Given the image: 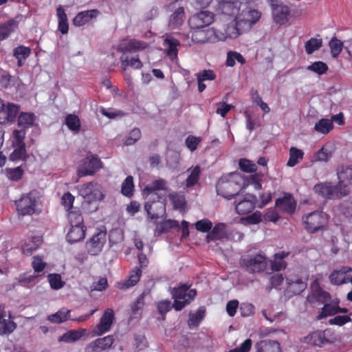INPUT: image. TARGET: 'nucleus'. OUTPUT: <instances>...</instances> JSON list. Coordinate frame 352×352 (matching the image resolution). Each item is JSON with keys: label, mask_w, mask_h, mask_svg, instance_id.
<instances>
[{"label": "nucleus", "mask_w": 352, "mask_h": 352, "mask_svg": "<svg viewBox=\"0 0 352 352\" xmlns=\"http://www.w3.org/2000/svg\"><path fill=\"white\" fill-rule=\"evenodd\" d=\"M243 178L238 173H231L220 177L216 184L217 195L226 199H231L243 189Z\"/></svg>", "instance_id": "1"}, {"label": "nucleus", "mask_w": 352, "mask_h": 352, "mask_svg": "<svg viewBox=\"0 0 352 352\" xmlns=\"http://www.w3.org/2000/svg\"><path fill=\"white\" fill-rule=\"evenodd\" d=\"M191 284L181 283L177 287L173 288L171 291L172 298L174 300L173 308L177 311L182 310L190 305L197 296V290L190 289Z\"/></svg>", "instance_id": "2"}, {"label": "nucleus", "mask_w": 352, "mask_h": 352, "mask_svg": "<svg viewBox=\"0 0 352 352\" xmlns=\"http://www.w3.org/2000/svg\"><path fill=\"white\" fill-rule=\"evenodd\" d=\"M302 341L311 346L322 347L325 344L334 343L336 336L331 329H318L303 337Z\"/></svg>", "instance_id": "3"}, {"label": "nucleus", "mask_w": 352, "mask_h": 352, "mask_svg": "<svg viewBox=\"0 0 352 352\" xmlns=\"http://www.w3.org/2000/svg\"><path fill=\"white\" fill-rule=\"evenodd\" d=\"M240 263L250 274L261 273L266 270L267 266V257L261 254L243 256L240 259Z\"/></svg>", "instance_id": "4"}, {"label": "nucleus", "mask_w": 352, "mask_h": 352, "mask_svg": "<svg viewBox=\"0 0 352 352\" xmlns=\"http://www.w3.org/2000/svg\"><path fill=\"white\" fill-rule=\"evenodd\" d=\"M79 195L84 199L82 206L98 202L104 199L102 186L97 182H90L78 187Z\"/></svg>", "instance_id": "5"}, {"label": "nucleus", "mask_w": 352, "mask_h": 352, "mask_svg": "<svg viewBox=\"0 0 352 352\" xmlns=\"http://www.w3.org/2000/svg\"><path fill=\"white\" fill-rule=\"evenodd\" d=\"M261 13L255 9L245 8L235 18V25L237 31L250 29L261 18Z\"/></svg>", "instance_id": "6"}, {"label": "nucleus", "mask_w": 352, "mask_h": 352, "mask_svg": "<svg viewBox=\"0 0 352 352\" xmlns=\"http://www.w3.org/2000/svg\"><path fill=\"white\" fill-rule=\"evenodd\" d=\"M307 280L298 273H289L285 280L287 295L289 297L300 295L307 288Z\"/></svg>", "instance_id": "7"}, {"label": "nucleus", "mask_w": 352, "mask_h": 352, "mask_svg": "<svg viewBox=\"0 0 352 352\" xmlns=\"http://www.w3.org/2000/svg\"><path fill=\"white\" fill-rule=\"evenodd\" d=\"M305 228L309 233L322 230L327 224V215L322 212L314 211L302 218Z\"/></svg>", "instance_id": "8"}, {"label": "nucleus", "mask_w": 352, "mask_h": 352, "mask_svg": "<svg viewBox=\"0 0 352 352\" xmlns=\"http://www.w3.org/2000/svg\"><path fill=\"white\" fill-rule=\"evenodd\" d=\"M36 192L30 191L23 195L19 200L15 201L18 213L22 216L31 215L36 212Z\"/></svg>", "instance_id": "9"}, {"label": "nucleus", "mask_w": 352, "mask_h": 352, "mask_svg": "<svg viewBox=\"0 0 352 352\" xmlns=\"http://www.w3.org/2000/svg\"><path fill=\"white\" fill-rule=\"evenodd\" d=\"M102 168V162L96 155H87L79 164L77 169L78 177L93 175Z\"/></svg>", "instance_id": "10"}, {"label": "nucleus", "mask_w": 352, "mask_h": 352, "mask_svg": "<svg viewBox=\"0 0 352 352\" xmlns=\"http://www.w3.org/2000/svg\"><path fill=\"white\" fill-rule=\"evenodd\" d=\"M217 3L216 11L218 13L234 16L239 14L241 2L239 0H215Z\"/></svg>", "instance_id": "11"}, {"label": "nucleus", "mask_w": 352, "mask_h": 352, "mask_svg": "<svg viewBox=\"0 0 352 352\" xmlns=\"http://www.w3.org/2000/svg\"><path fill=\"white\" fill-rule=\"evenodd\" d=\"M106 242V232H98L87 241L86 249L91 255H98L102 250Z\"/></svg>", "instance_id": "12"}, {"label": "nucleus", "mask_w": 352, "mask_h": 352, "mask_svg": "<svg viewBox=\"0 0 352 352\" xmlns=\"http://www.w3.org/2000/svg\"><path fill=\"white\" fill-rule=\"evenodd\" d=\"M214 19L213 13L209 11H201L197 14L192 16L188 23L191 28L194 30H200L212 23Z\"/></svg>", "instance_id": "13"}, {"label": "nucleus", "mask_w": 352, "mask_h": 352, "mask_svg": "<svg viewBox=\"0 0 352 352\" xmlns=\"http://www.w3.org/2000/svg\"><path fill=\"white\" fill-rule=\"evenodd\" d=\"M114 342L113 336L98 338L90 342L85 349V352H102L110 348Z\"/></svg>", "instance_id": "14"}, {"label": "nucleus", "mask_w": 352, "mask_h": 352, "mask_svg": "<svg viewBox=\"0 0 352 352\" xmlns=\"http://www.w3.org/2000/svg\"><path fill=\"white\" fill-rule=\"evenodd\" d=\"M256 197L254 195L246 194L243 199L235 206V210L239 214H245L251 212L255 208Z\"/></svg>", "instance_id": "15"}, {"label": "nucleus", "mask_w": 352, "mask_h": 352, "mask_svg": "<svg viewBox=\"0 0 352 352\" xmlns=\"http://www.w3.org/2000/svg\"><path fill=\"white\" fill-rule=\"evenodd\" d=\"M277 208L287 214H294L296 208V201L289 193H285L283 197H279L275 202Z\"/></svg>", "instance_id": "16"}, {"label": "nucleus", "mask_w": 352, "mask_h": 352, "mask_svg": "<svg viewBox=\"0 0 352 352\" xmlns=\"http://www.w3.org/2000/svg\"><path fill=\"white\" fill-rule=\"evenodd\" d=\"M114 312L111 309H107L100 320V322L97 324V335H102L107 332L111 327L114 320Z\"/></svg>", "instance_id": "17"}, {"label": "nucleus", "mask_w": 352, "mask_h": 352, "mask_svg": "<svg viewBox=\"0 0 352 352\" xmlns=\"http://www.w3.org/2000/svg\"><path fill=\"white\" fill-rule=\"evenodd\" d=\"M6 312L4 305H0V335L8 336L11 334L17 327L15 322L5 318Z\"/></svg>", "instance_id": "18"}, {"label": "nucleus", "mask_w": 352, "mask_h": 352, "mask_svg": "<svg viewBox=\"0 0 352 352\" xmlns=\"http://www.w3.org/2000/svg\"><path fill=\"white\" fill-rule=\"evenodd\" d=\"M100 12L97 9H92L78 12L72 20V23L74 26H82L93 19L97 17Z\"/></svg>", "instance_id": "19"}, {"label": "nucleus", "mask_w": 352, "mask_h": 352, "mask_svg": "<svg viewBox=\"0 0 352 352\" xmlns=\"http://www.w3.org/2000/svg\"><path fill=\"white\" fill-rule=\"evenodd\" d=\"M272 15L274 21L280 25L285 24L288 20L289 10L283 3H272Z\"/></svg>", "instance_id": "20"}, {"label": "nucleus", "mask_w": 352, "mask_h": 352, "mask_svg": "<svg viewBox=\"0 0 352 352\" xmlns=\"http://www.w3.org/2000/svg\"><path fill=\"white\" fill-rule=\"evenodd\" d=\"M19 112V106L9 103L6 107H3L0 110V124H6L15 120Z\"/></svg>", "instance_id": "21"}, {"label": "nucleus", "mask_w": 352, "mask_h": 352, "mask_svg": "<svg viewBox=\"0 0 352 352\" xmlns=\"http://www.w3.org/2000/svg\"><path fill=\"white\" fill-rule=\"evenodd\" d=\"M256 352H282L280 343L272 340H262L255 344Z\"/></svg>", "instance_id": "22"}, {"label": "nucleus", "mask_w": 352, "mask_h": 352, "mask_svg": "<svg viewBox=\"0 0 352 352\" xmlns=\"http://www.w3.org/2000/svg\"><path fill=\"white\" fill-rule=\"evenodd\" d=\"M144 208L151 219H157L165 213V206L160 201L146 202Z\"/></svg>", "instance_id": "23"}, {"label": "nucleus", "mask_w": 352, "mask_h": 352, "mask_svg": "<svg viewBox=\"0 0 352 352\" xmlns=\"http://www.w3.org/2000/svg\"><path fill=\"white\" fill-rule=\"evenodd\" d=\"M147 46V43L144 41L131 39L121 43L118 47V50L122 52H132L144 50Z\"/></svg>", "instance_id": "24"}, {"label": "nucleus", "mask_w": 352, "mask_h": 352, "mask_svg": "<svg viewBox=\"0 0 352 352\" xmlns=\"http://www.w3.org/2000/svg\"><path fill=\"white\" fill-rule=\"evenodd\" d=\"M86 230L85 226H71V228L66 236L67 241L71 244L81 241L85 236Z\"/></svg>", "instance_id": "25"}, {"label": "nucleus", "mask_w": 352, "mask_h": 352, "mask_svg": "<svg viewBox=\"0 0 352 352\" xmlns=\"http://www.w3.org/2000/svg\"><path fill=\"white\" fill-rule=\"evenodd\" d=\"M289 255V252L282 251L276 253L274 256V259L271 261V269L275 272H279L285 270L287 267V263L285 258Z\"/></svg>", "instance_id": "26"}, {"label": "nucleus", "mask_w": 352, "mask_h": 352, "mask_svg": "<svg viewBox=\"0 0 352 352\" xmlns=\"http://www.w3.org/2000/svg\"><path fill=\"white\" fill-rule=\"evenodd\" d=\"M337 303H340L338 299L331 300L324 304L316 317L317 320H322L329 316H336L337 314Z\"/></svg>", "instance_id": "27"}, {"label": "nucleus", "mask_w": 352, "mask_h": 352, "mask_svg": "<svg viewBox=\"0 0 352 352\" xmlns=\"http://www.w3.org/2000/svg\"><path fill=\"white\" fill-rule=\"evenodd\" d=\"M226 236V224L223 223H219L210 230L206 236V241L210 242L221 240L224 239Z\"/></svg>", "instance_id": "28"}, {"label": "nucleus", "mask_w": 352, "mask_h": 352, "mask_svg": "<svg viewBox=\"0 0 352 352\" xmlns=\"http://www.w3.org/2000/svg\"><path fill=\"white\" fill-rule=\"evenodd\" d=\"M179 45V41L173 37L168 36L164 39V46L167 47L166 55L172 60L177 57V46Z\"/></svg>", "instance_id": "29"}, {"label": "nucleus", "mask_w": 352, "mask_h": 352, "mask_svg": "<svg viewBox=\"0 0 352 352\" xmlns=\"http://www.w3.org/2000/svg\"><path fill=\"white\" fill-rule=\"evenodd\" d=\"M141 275L142 270L136 267L131 272L127 280L119 283V289L124 290L135 285L139 282Z\"/></svg>", "instance_id": "30"}, {"label": "nucleus", "mask_w": 352, "mask_h": 352, "mask_svg": "<svg viewBox=\"0 0 352 352\" xmlns=\"http://www.w3.org/2000/svg\"><path fill=\"white\" fill-rule=\"evenodd\" d=\"M18 27V21L11 19L6 23L0 24V41L7 38L10 34Z\"/></svg>", "instance_id": "31"}, {"label": "nucleus", "mask_w": 352, "mask_h": 352, "mask_svg": "<svg viewBox=\"0 0 352 352\" xmlns=\"http://www.w3.org/2000/svg\"><path fill=\"white\" fill-rule=\"evenodd\" d=\"M314 192L326 199H332V184L330 182H320L314 186Z\"/></svg>", "instance_id": "32"}, {"label": "nucleus", "mask_w": 352, "mask_h": 352, "mask_svg": "<svg viewBox=\"0 0 352 352\" xmlns=\"http://www.w3.org/2000/svg\"><path fill=\"white\" fill-rule=\"evenodd\" d=\"M185 13L183 8H177L170 16L168 26L173 30L180 26L184 20Z\"/></svg>", "instance_id": "33"}, {"label": "nucleus", "mask_w": 352, "mask_h": 352, "mask_svg": "<svg viewBox=\"0 0 352 352\" xmlns=\"http://www.w3.org/2000/svg\"><path fill=\"white\" fill-rule=\"evenodd\" d=\"M56 15L58 20V30L65 34L68 32L69 23L67 14L62 6H59L56 9Z\"/></svg>", "instance_id": "34"}, {"label": "nucleus", "mask_w": 352, "mask_h": 352, "mask_svg": "<svg viewBox=\"0 0 352 352\" xmlns=\"http://www.w3.org/2000/svg\"><path fill=\"white\" fill-rule=\"evenodd\" d=\"M206 314V309L204 307H199L195 313H190L188 320V325L190 329L197 327Z\"/></svg>", "instance_id": "35"}, {"label": "nucleus", "mask_w": 352, "mask_h": 352, "mask_svg": "<svg viewBox=\"0 0 352 352\" xmlns=\"http://www.w3.org/2000/svg\"><path fill=\"white\" fill-rule=\"evenodd\" d=\"M70 313V310L66 308H62L55 314L49 315L47 316V320L52 323L60 324L67 321L69 319Z\"/></svg>", "instance_id": "36"}, {"label": "nucleus", "mask_w": 352, "mask_h": 352, "mask_svg": "<svg viewBox=\"0 0 352 352\" xmlns=\"http://www.w3.org/2000/svg\"><path fill=\"white\" fill-rule=\"evenodd\" d=\"M216 78V74L212 69H204L197 74V80L198 88H206L204 83L206 80H214Z\"/></svg>", "instance_id": "37"}, {"label": "nucleus", "mask_w": 352, "mask_h": 352, "mask_svg": "<svg viewBox=\"0 0 352 352\" xmlns=\"http://www.w3.org/2000/svg\"><path fill=\"white\" fill-rule=\"evenodd\" d=\"M333 129L332 120L327 118H321L314 125V130L321 134L327 135Z\"/></svg>", "instance_id": "38"}, {"label": "nucleus", "mask_w": 352, "mask_h": 352, "mask_svg": "<svg viewBox=\"0 0 352 352\" xmlns=\"http://www.w3.org/2000/svg\"><path fill=\"white\" fill-rule=\"evenodd\" d=\"M121 67L122 71L126 73V67L130 66L134 69H140L142 67V63L138 57H131L122 56L120 57Z\"/></svg>", "instance_id": "39"}, {"label": "nucleus", "mask_w": 352, "mask_h": 352, "mask_svg": "<svg viewBox=\"0 0 352 352\" xmlns=\"http://www.w3.org/2000/svg\"><path fill=\"white\" fill-rule=\"evenodd\" d=\"M349 188L348 184L339 181L336 185H332V199H340L348 195Z\"/></svg>", "instance_id": "40"}, {"label": "nucleus", "mask_w": 352, "mask_h": 352, "mask_svg": "<svg viewBox=\"0 0 352 352\" xmlns=\"http://www.w3.org/2000/svg\"><path fill=\"white\" fill-rule=\"evenodd\" d=\"M14 149L10 155L9 159L13 162L19 160L26 161L28 155L26 152L25 145H14Z\"/></svg>", "instance_id": "41"}, {"label": "nucleus", "mask_w": 352, "mask_h": 352, "mask_svg": "<svg viewBox=\"0 0 352 352\" xmlns=\"http://www.w3.org/2000/svg\"><path fill=\"white\" fill-rule=\"evenodd\" d=\"M304 152L301 149L292 146L289 149V158L287 165L289 167H294L302 160Z\"/></svg>", "instance_id": "42"}, {"label": "nucleus", "mask_w": 352, "mask_h": 352, "mask_svg": "<svg viewBox=\"0 0 352 352\" xmlns=\"http://www.w3.org/2000/svg\"><path fill=\"white\" fill-rule=\"evenodd\" d=\"M35 116L33 113H21L18 117V125L24 129L33 126Z\"/></svg>", "instance_id": "43"}, {"label": "nucleus", "mask_w": 352, "mask_h": 352, "mask_svg": "<svg viewBox=\"0 0 352 352\" xmlns=\"http://www.w3.org/2000/svg\"><path fill=\"white\" fill-rule=\"evenodd\" d=\"M346 271L343 270V266L338 270H333L329 275L330 282L336 285L345 284Z\"/></svg>", "instance_id": "44"}, {"label": "nucleus", "mask_w": 352, "mask_h": 352, "mask_svg": "<svg viewBox=\"0 0 352 352\" xmlns=\"http://www.w3.org/2000/svg\"><path fill=\"white\" fill-rule=\"evenodd\" d=\"M166 182L163 179H159L153 181L151 184L146 185L143 190L144 195H148L156 190H164Z\"/></svg>", "instance_id": "45"}, {"label": "nucleus", "mask_w": 352, "mask_h": 352, "mask_svg": "<svg viewBox=\"0 0 352 352\" xmlns=\"http://www.w3.org/2000/svg\"><path fill=\"white\" fill-rule=\"evenodd\" d=\"M41 240L39 237H33L31 239H28L25 241V244L22 248V251L26 256H30L33 251H34L41 244Z\"/></svg>", "instance_id": "46"}, {"label": "nucleus", "mask_w": 352, "mask_h": 352, "mask_svg": "<svg viewBox=\"0 0 352 352\" xmlns=\"http://www.w3.org/2000/svg\"><path fill=\"white\" fill-rule=\"evenodd\" d=\"M322 46V39L320 38H311L305 44V52L307 54H311L318 50Z\"/></svg>", "instance_id": "47"}, {"label": "nucleus", "mask_w": 352, "mask_h": 352, "mask_svg": "<svg viewBox=\"0 0 352 352\" xmlns=\"http://www.w3.org/2000/svg\"><path fill=\"white\" fill-rule=\"evenodd\" d=\"M65 124L70 131L78 132L80 129L79 118L74 114H68L65 118Z\"/></svg>", "instance_id": "48"}, {"label": "nucleus", "mask_w": 352, "mask_h": 352, "mask_svg": "<svg viewBox=\"0 0 352 352\" xmlns=\"http://www.w3.org/2000/svg\"><path fill=\"white\" fill-rule=\"evenodd\" d=\"M133 178L131 175L127 176L122 184L121 192L123 195L130 197L133 195Z\"/></svg>", "instance_id": "49"}, {"label": "nucleus", "mask_w": 352, "mask_h": 352, "mask_svg": "<svg viewBox=\"0 0 352 352\" xmlns=\"http://www.w3.org/2000/svg\"><path fill=\"white\" fill-rule=\"evenodd\" d=\"M83 336V333L77 330H69L65 333L58 339L60 342H65L67 343L73 342L78 340Z\"/></svg>", "instance_id": "50"}, {"label": "nucleus", "mask_w": 352, "mask_h": 352, "mask_svg": "<svg viewBox=\"0 0 352 352\" xmlns=\"http://www.w3.org/2000/svg\"><path fill=\"white\" fill-rule=\"evenodd\" d=\"M236 60H237L241 65L245 63V58L240 53L234 51H229L227 53L226 65L228 67H233L235 65Z\"/></svg>", "instance_id": "51"}, {"label": "nucleus", "mask_w": 352, "mask_h": 352, "mask_svg": "<svg viewBox=\"0 0 352 352\" xmlns=\"http://www.w3.org/2000/svg\"><path fill=\"white\" fill-rule=\"evenodd\" d=\"M329 46L331 50V56L333 58H337L344 47L343 43L336 36H333L330 40L329 42Z\"/></svg>", "instance_id": "52"}, {"label": "nucleus", "mask_w": 352, "mask_h": 352, "mask_svg": "<svg viewBox=\"0 0 352 352\" xmlns=\"http://www.w3.org/2000/svg\"><path fill=\"white\" fill-rule=\"evenodd\" d=\"M175 209L182 210L186 206V199L184 195L177 192L170 193L168 196Z\"/></svg>", "instance_id": "53"}, {"label": "nucleus", "mask_w": 352, "mask_h": 352, "mask_svg": "<svg viewBox=\"0 0 352 352\" xmlns=\"http://www.w3.org/2000/svg\"><path fill=\"white\" fill-rule=\"evenodd\" d=\"M338 179L340 181L347 184H352V167L349 166H342L340 171L338 173Z\"/></svg>", "instance_id": "54"}, {"label": "nucleus", "mask_w": 352, "mask_h": 352, "mask_svg": "<svg viewBox=\"0 0 352 352\" xmlns=\"http://www.w3.org/2000/svg\"><path fill=\"white\" fill-rule=\"evenodd\" d=\"M67 217L71 226H85L83 223V217L79 210H69L68 211Z\"/></svg>", "instance_id": "55"}, {"label": "nucleus", "mask_w": 352, "mask_h": 352, "mask_svg": "<svg viewBox=\"0 0 352 352\" xmlns=\"http://www.w3.org/2000/svg\"><path fill=\"white\" fill-rule=\"evenodd\" d=\"M200 173L201 169L199 166H196L195 168H193L189 176L187 177L186 180V187H192L198 182L199 179Z\"/></svg>", "instance_id": "56"}, {"label": "nucleus", "mask_w": 352, "mask_h": 352, "mask_svg": "<svg viewBox=\"0 0 352 352\" xmlns=\"http://www.w3.org/2000/svg\"><path fill=\"white\" fill-rule=\"evenodd\" d=\"M239 168L245 173H254L257 169L256 164L245 158L239 160Z\"/></svg>", "instance_id": "57"}, {"label": "nucleus", "mask_w": 352, "mask_h": 352, "mask_svg": "<svg viewBox=\"0 0 352 352\" xmlns=\"http://www.w3.org/2000/svg\"><path fill=\"white\" fill-rule=\"evenodd\" d=\"M351 315H352V313L350 314L349 316L346 315H338V316H334L333 318H331L329 320V324L331 325H337L339 327H342L346 323H349L352 321V319L351 318Z\"/></svg>", "instance_id": "58"}, {"label": "nucleus", "mask_w": 352, "mask_h": 352, "mask_svg": "<svg viewBox=\"0 0 352 352\" xmlns=\"http://www.w3.org/2000/svg\"><path fill=\"white\" fill-rule=\"evenodd\" d=\"M252 98L253 103L258 106L264 113H268L270 111V108L267 103L263 101L262 98L258 94L257 90L252 93Z\"/></svg>", "instance_id": "59"}, {"label": "nucleus", "mask_w": 352, "mask_h": 352, "mask_svg": "<svg viewBox=\"0 0 352 352\" xmlns=\"http://www.w3.org/2000/svg\"><path fill=\"white\" fill-rule=\"evenodd\" d=\"M48 280L50 287L54 289H59L64 285V282L61 280V276L58 274H50L48 275Z\"/></svg>", "instance_id": "60"}, {"label": "nucleus", "mask_w": 352, "mask_h": 352, "mask_svg": "<svg viewBox=\"0 0 352 352\" xmlns=\"http://www.w3.org/2000/svg\"><path fill=\"white\" fill-rule=\"evenodd\" d=\"M31 50L28 47L19 45L14 49L13 56L16 58L26 59L30 54Z\"/></svg>", "instance_id": "61"}, {"label": "nucleus", "mask_w": 352, "mask_h": 352, "mask_svg": "<svg viewBox=\"0 0 352 352\" xmlns=\"http://www.w3.org/2000/svg\"><path fill=\"white\" fill-rule=\"evenodd\" d=\"M197 230L201 232H209L212 228V223L208 219H203L195 223Z\"/></svg>", "instance_id": "62"}, {"label": "nucleus", "mask_w": 352, "mask_h": 352, "mask_svg": "<svg viewBox=\"0 0 352 352\" xmlns=\"http://www.w3.org/2000/svg\"><path fill=\"white\" fill-rule=\"evenodd\" d=\"M307 69L312 71L319 75L324 74L327 69L328 66L326 63L322 61H316L307 67Z\"/></svg>", "instance_id": "63"}, {"label": "nucleus", "mask_w": 352, "mask_h": 352, "mask_svg": "<svg viewBox=\"0 0 352 352\" xmlns=\"http://www.w3.org/2000/svg\"><path fill=\"white\" fill-rule=\"evenodd\" d=\"M331 152L329 151L324 146L320 148L314 154V160L320 162H327L331 157Z\"/></svg>", "instance_id": "64"}]
</instances>
